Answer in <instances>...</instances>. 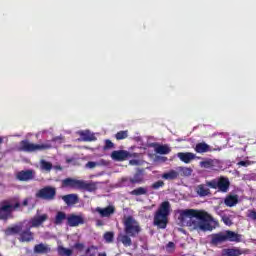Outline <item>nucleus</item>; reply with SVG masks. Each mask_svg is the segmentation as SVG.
I'll list each match as a JSON object with an SVG mask.
<instances>
[{
    "label": "nucleus",
    "instance_id": "nucleus-42",
    "mask_svg": "<svg viewBox=\"0 0 256 256\" xmlns=\"http://www.w3.org/2000/svg\"><path fill=\"white\" fill-rule=\"evenodd\" d=\"M247 217L248 219H252V221H256V211L248 210Z\"/></svg>",
    "mask_w": 256,
    "mask_h": 256
},
{
    "label": "nucleus",
    "instance_id": "nucleus-29",
    "mask_svg": "<svg viewBox=\"0 0 256 256\" xmlns=\"http://www.w3.org/2000/svg\"><path fill=\"white\" fill-rule=\"evenodd\" d=\"M65 219H67V214H65V212H57L54 223L55 225H61V223H63V221H65Z\"/></svg>",
    "mask_w": 256,
    "mask_h": 256
},
{
    "label": "nucleus",
    "instance_id": "nucleus-23",
    "mask_svg": "<svg viewBox=\"0 0 256 256\" xmlns=\"http://www.w3.org/2000/svg\"><path fill=\"white\" fill-rule=\"evenodd\" d=\"M239 203V196L237 195H228L224 199V204L226 207H235Z\"/></svg>",
    "mask_w": 256,
    "mask_h": 256
},
{
    "label": "nucleus",
    "instance_id": "nucleus-2",
    "mask_svg": "<svg viewBox=\"0 0 256 256\" xmlns=\"http://www.w3.org/2000/svg\"><path fill=\"white\" fill-rule=\"evenodd\" d=\"M29 205V198H25L21 203L16 197L8 198L0 202V221L14 219L13 213L23 211V207Z\"/></svg>",
    "mask_w": 256,
    "mask_h": 256
},
{
    "label": "nucleus",
    "instance_id": "nucleus-15",
    "mask_svg": "<svg viewBox=\"0 0 256 256\" xmlns=\"http://www.w3.org/2000/svg\"><path fill=\"white\" fill-rule=\"evenodd\" d=\"M97 189V182H87L85 180H80V191H88V193H93Z\"/></svg>",
    "mask_w": 256,
    "mask_h": 256
},
{
    "label": "nucleus",
    "instance_id": "nucleus-6",
    "mask_svg": "<svg viewBox=\"0 0 256 256\" xmlns=\"http://www.w3.org/2000/svg\"><path fill=\"white\" fill-rule=\"evenodd\" d=\"M124 232L126 235H129V237H137L141 233V226L139 225V222L133 218V216H127L124 219Z\"/></svg>",
    "mask_w": 256,
    "mask_h": 256
},
{
    "label": "nucleus",
    "instance_id": "nucleus-41",
    "mask_svg": "<svg viewBox=\"0 0 256 256\" xmlns=\"http://www.w3.org/2000/svg\"><path fill=\"white\" fill-rule=\"evenodd\" d=\"M222 221L224 224H226L228 227H231V225H233V221L231 220V218L229 216H223L222 217Z\"/></svg>",
    "mask_w": 256,
    "mask_h": 256
},
{
    "label": "nucleus",
    "instance_id": "nucleus-21",
    "mask_svg": "<svg viewBox=\"0 0 256 256\" xmlns=\"http://www.w3.org/2000/svg\"><path fill=\"white\" fill-rule=\"evenodd\" d=\"M117 241L123 244L124 247H131V245H133V240H131V236L126 233L118 235Z\"/></svg>",
    "mask_w": 256,
    "mask_h": 256
},
{
    "label": "nucleus",
    "instance_id": "nucleus-44",
    "mask_svg": "<svg viewBox=\"0 0 256 256\" xmlns=\"http://www.w3.org/2000/svg\"><path fill=\"white\" fill-rule=\"evenodd\" d=\"M237 165H239L240 167H249V165H251V162L249 160L240 161L237 163Z\"/></svg>",
    "mask_w": 256,
    "mask_h": 256
},
{
    "label": "nucleus",
    "instance_id": "nucleus-12",
    "mask_svg": "<svg viewBox=\"0 0 256 256\" xmlns=\"http://www.w3.org/2000/svg\"><path fill=\"white\" fill-rule=\"evenodd\" d=\"M67 223L69 227H79V225H83L85 223V219H83V216L71 214L67 217Z\"/></svg>",
    "mask_w": 256,
    "mask_h": 256
},
{
    "label": "nucleus",
    "instance_id": "nucleus-27",
    "mask_svg": "<svg viewBox=\"0 0 256 256\" xmlns=\"http://www.w3.org/2000/svg\"><path fill=\"white\" fill-rule=\"evenodd\" d=\"M181 177H191V173H193V169L180 166L176 170Z\"/></svg>",
    "mask_w": 256,
    "mask_h": 256
},
{
    "label": "nucleus",
    "instance_id": "nucleus-49",
    "mask_svg": "<svg viewBox=\"0 0 256 256\" xmlns=\"http://www.w3.org/2000/svg\"><path fill=\"white\" fill-rule=\"evenodd\" d=\"M0 145H3V137H0Z\"/></svg>",
    "mask_w": 256,
    "mask_h": 256
},
{
    "label": "nucleus",
    "instance_id": "nucleus-35",
    "mask_svg": "<svg viewBox=\"0 0 256 256\" xmlns=\"http://www.w3.org/2000/svg\"><path fill=\"white\" fill-rule=\"evenodd\" d=\"M40 167L42 171H51L53 169V164L51 162H47L46 160H41Z\"/></svg>",
    "mask_w": 256,
    "mask_h": 256
},
{
    "label": "nucleus",
    "instance_id": "nucleus-8",
    "mask_svg": "<svg viewBox=\"0 0 256 256\" xmlns=\"http://www.w3.org/2000/svg\"><path fill=\"white\" fill-rule=\"evenodd\" d=\"M38 199H43L44 201H53L57 197V189L53 186H46L36 193Z\"/></svg>",
    "mask_w": 256,
    "mask_h": 256
},
{
    "label": "nucleus",
    "instance_id": "nucleus-14",
    "mask_svg": "<svg viewBox=\"0 0 256 256\" xmlns=\"http://www.w3.org/2000/svg\"><path fill=\"white\" fill-rule=\"evenodd\" d=\"M47 219H49V215L47 214L34 216L33 218L30 219V227H41V225L44 224L45 221H47Z\"/></svg>",
    "mask_w": 256,
    "mask_h": 256
},
{
    "label": "nucleus",
    "instance_id": "nucleus-40",
    "mask_svg": "<svg viewBox=\"0 0 256 256\" xmlns=\"http://www.w3.org/2000/svg\"><path fill=\"white\" fill-rule=\"evenodd\" d=\"M166 251L167 253H173V251H175V242H168V245H166Z\"/></svg>",
    "mask_w": 256,
    "mask_h": 256
},
{
    "label": "nucleus",
    "instance_id": "nucleus-43",
    "mask_svg": "<svg viewBox=\"0 0 256 256\" xmlns=\"http://www.w3.org/2000/svg\"><path fill=\"white\" fill-rule=\"evenodd\" d=\"M74 249H77V251H83V249H85V244L77 242L74 244Z\"/></svg>",
    "mask_w": 256,
    "mask_h": 256
},
{
    "label": "nucleus",
    "instance_id": "nucleus-30",
    "mask_svg": "<svg viewBox=\"0 0 256 256\" xmlns=\"http://www.w3.org/2000/svg\"><path fill=\"white\" fill-rule=\"evenodd\" d=\"M130 195H134L135 197H139L141 195H147V188L139 187L130 192Z\"/></svg>",
    "mask_w": 256,
    "mask_h": 256
},
{
    "label": "nucleus",
    "instance_id": "nucleus-9",
    "mask_svg": "<svg viewBox=\"0 0 256 256\" xmlns=\"http://www.w3.org/2000/svg\"><path fill=\"white\" fill-rule=\"evenodd\" d=\"M131 157L137 158V157H139V154L129 153V151H127V150H114L111 153V158L114 161H125L126 159H129Z\"/></svg>",
    "mask_w": 256,
    "mask_h": 256
},
{
    "label": "nucleus",
    "instance_id": "nucleus-20",
    "mask_svg": "<svg viewBox=\"0 0 256 256\" xmlns=\"http://www.w3.org/2000/svg\"><path fill=\"white\" fill-rule=\"evenodd\" d=\"M177 157L183 163H191V161H193V159H195L196 155L191 152H179L177 154Z\"/></svg>",
    "mask_w": 256,
    "mask_h": 256
},
{
    "label": "nucleus",
    "instance_id": "nucleus-31",
    "mask_svg": "<svg viewBox=\"0 0 256 256\" xmlns=\"http://www.w3.org/2000/svg\"><path fill=\"white\" fill-rule=\"evenodd\" d=\"M129 137V131L122 130L115 134V139L117 141H123V139H127Z\"/></svg>",
    "mask_w": 256,
    "mask_h": 256
},
{
    "label": "nucleus",
    "instance_id": "nucleus-16",
    "mask_svg": "<svg viewBox=\"0 0 256 256\" xmlns=\"http://www.w3.org/2000/svg\"><path fill=\"white\" fill-rule=\"evenodd\" d=\"M96 213H99L100 217H111L115 214V206L108 205L105 208L97 207Z\"/></svg>",
    "mask_w": 256,
    "mask_h": 256
},
{
    "label": "nucleus",
    "instance_id": "nucleus-33",
    "mask_svg": "<svg viewBox=\"0 0 256 256\" xmlns=\"http://www.w3.org/2000/svg\"><path fill=\"white\" fill-rule=\"evenodd\" d=\"M58 254L60 256H71V255H73V250H71L69 248H65L63 246H59L58 247Z\"/></svg>",
    "mask_w": 256,
    "mask_h": 256
},
{
    "label": "nucleus",
    "instance_id": "nucleus-25",
    "mask_svg": "<svg viewBox=\"0 0 256 256\" xmlns=\"http://www.w3.org/2000/svg\"><path fill=\"white\" fill-rule=\"evenodd\" d=\"M196 193L199 197H207V195H211V190L205 184H200L196 187Z\"/></svg>",
    "mask_w": 256,
    "mask_h": 256
},
{
    "label": "nucleus",
    "instance_id": "nucleus-48",
    "mask_svg": "<svg viewBox=\"0 0 256 256\" xmlns=\"http://www.w3.org/2000/svg\"><path fill=\"white\" fill-rule=\"evenodd\" d=\"M98 256H107V253H105V252L99 253Z\"/></svg>",
    "mask_w": 256,
    "mask_h": 256
},
{
    "label": "nucleus",
    "instance_id": "nucleus-51",
    "mask_svg": "<svg viewBox=\"0 0 256 256\" xmlns=\"http://www.w3.org/2000/svg\"><path fill=\"white\" fill-rule=\"evenodd\" d=\"M0 256H3V255L0 253Z\"/></svg>",
    "mask_w": 256,
    "mask_h": 256
},
{
    "label": "nucleus",
    "instance_id": "nucleus-11",
    "mask_svg": "<svg viewBox=\"0 0 256 256\" xmlns=\"http://www.w3.org/2000/svg\"><path fill=\"white\" fill-rule=\"evenodd\" d=\"M35 240V233L31 232V227L28 226L25 230H21L19 234V241L21 243H31Z\"/></svg>",
    "mask_w": 256,
    "mask_h": 256
},
{
    "label": "nucleus",
    "instance_id": "nucleus-36",
    "mask_svg": "<svg viewBox=\"0 0 256 256\" xmlns=\"http://www.w3.org/2000/svg\"><path fill=\"white\" fill-rule=\"evenodd\" d=\"M80 136L83 141H95V135L91 134L89 131L81 132Z\"/></svg>",
    "mask_w": 256,
    "mask_h": 256
},
{
    "label": "nucleus",
    "instance_id": "nucleus-47",
    "mask_svg": "<svg viewBox=\"0 0 256 256\" xmlns=\"http://www.w3.org/2000/svg\"><path fill=\"white\" fill-rule=\"evenodd\" d=\"M96 225L98 227H101V226H103V222L101 220H97Z\"/></svg>",
    "mask_w": 256,
    "mask_h": 256
},
{
    "label": "nucleus",
    "instance_id": "nucleus-34",
    "mask_svg": "<svg viewBox=\"0 0 256 256\" xmlns=\"http://www.w3.org/2000/svg\"><path fill=\"white\" fill-rule=\"evenodd\" d=\"M200 167H203L204 169H211V167H215V160L208 159L205 161H201Z\"/></svg>",
    "mask_w": 256,
    "mask_h": 256
},
{
    "label": "nucleus",
    "instance_id": "nucleus-3",
    "mask_svg": "<svg viewBox=\"0 0 256 256\" xmlns=\"http://www.w3.org/2000/svg\"><path fill=\"white\" fill-rule=\"evenodd\" d=\"M171 213V204L169 201H164L160 204L158 210L154 214L153 225L158 229H167L169 223V215Z\"/></svg>",
    "mask_w": 256,
    "mask_h": 256
},
{
    "label": "nucleus",
    "instance_id": "nucleus-39",
    "mask_svg": "<svg viewBox=\"0 0 256 256\" xmlns=\"http://www.w3.org/2000/svg\"><path fill=\"white\" fill-rule=\"evenodd\" d=\"M160 187H165V182L162 180L156 181L152 184V189H160Z\"/></svg>",
    "mask_w": 256,
    "mask_h": 256
},
{
    "label": "nucleus",
    "instance_id": "nucleus-13",
    "mask_svg": "<svg viewBox=\"0 0 256 256\" xmlns=\"http://www.w3.org/2000/svg\"><path fill=\"white\" fill-rule=\"evenodd\" d=\"M16 178L18 179V181H31L35 179V171L22 170L17 173Z\"/></svg>",
    "mask_w": 256,
    "mask_h": 256
},
{
    "label": "nucleus",
    "instance_id": "nucleus-45",
    "mask_svg": "<svg viewBox=\"0 0 256 256\" xmlns=\"http://www.w3.org/2000/svg\"><path fill=\"white\" fill-rule=\"evenodd\" d=\"M86 167L88 169H95V167H97V162L89 161L87 162Z\"/></svg>",
    "mask_w": 256,
    "mask_h": 256
},
{
    "label": "nucleus",
    "instance_id": "nucleus-32",
    "mask_svg": "<svg viewBox=\"0 0 256 256\" xmlns=\"http://www.w3.org/2000/svg\"><path fill=\"white\" fill-rule=\"evenodd\" d=\"M34 253H49V247L44 244H37L34 246Z\"/></svg>",
    "mask_w": 256,
    "mask_h": 256
},
{
    "label": "nucleus",
    "instance_id": "nucleus-28",
    "mask_svg": "<svg viewBox=\"0 0 256 256\" xmlns=\"http://www.w3.org/2000/svg\"><path fill=\"white\" fill-rule=\"evenodd\" d=\"M155 151L158 155H169L171 153V149L167 145H158Z\"/></svg>",
    "mask_w": 256,
    "mask_h": 256
},
{
    "label": "nucleus",
    "instance_id": "nucleus-26",
    "mask_svg": "<svg viewBox=\"0 0 256 256\" xmlns=\"http://www.w3.org/2000/svg\"><path fill=\"white\" fill-rule=\"evenodd\" d=\"M130 183L132 185H135L137 183H143V172L141 170H138L132 178L129 179Z\"/></svg>",
    "mask_w": 256,
    "mask_h": 256
},
{
    "label": "nucleus",
    "instance_id": "nucleus-50",
    "mask_svg": "<svg viewBox=\"0 0 256 256\" xmlns=\"http://www.w3.org/2000/svg\"><path fill=\"white\" fill-rule=\"evenodd\" d=\"M68 163H71L73 160H71V159H67L66 160Z\"/></svg>",
    "mask_w": 256,
    "mask_h": 256
},
{
    "label": "nucleus",
    "instance_id": "nucleus-5",
    "mask_svg": "<svg viewBox=\"0 0 256 256\" xmlns=\"http://www.w3.org/2000/svg\"><path fill=\"white\" fill-rule=\"evenodd\" d=\"M206 185L207 187H210V189H218L220 193H228L229 188L231 187V182L228 177L220 176L206 182Z\"/></svg>",
    "mask_w": 256,
    "mask_h": 256
},
{
    "label": "nucleus",
    "instance_id": "nucleus-1",
    "mask_svg": "<svg viewBox=\"0 0 256 256\" xmlns=\"http://www.w3.org/2000/svg\"><path fill=\"white\" fill-rule=\"evenodd\" d=\"M178 221L180 225L191 227L198 233H207V231H213L215 227L211 225L213 216L207 213L205 210L197 209H185L179 211Z\"/></svg>",
    "mask_w": 256,
    "mask_h": 256
},
{
    "label": "nucleus",
    "instance_id": "nucleus-7",
    "mask_svg": "<svg viewBox=\"0 0 256 256\" xmlns=\"http://www.w3.org/2000/svg\"><path fill=\"white\" fill-rule=\"evenodd\" d=\"M50 143L45 144H34L29 142V140H22L20 142L19 151H24L25 153H35L37 151H47V149H51Z\"/></svg>",
    "mask_w": 256,
    "mask_h": 256
},
{
    "label": "nucleus",
    "instance_id": "nucleus-24",
    "mask_svg": "<svg viewBox=\"0 0 256 256\" xmlns=\"http://www.w3.org/2000/svg\"><path fill=\"white\" fill-rule=\"evenodd\" d=\"M178 178H179V173L177 170H170L162 174V179H165L166 181H175V179H178Z\"/></svg>",
    "mask_w": 256,
    "mask_h": 256
},
{
    "label": "nucleus",
    "instance_id": "nucleus-18",
    "mask_svg": "<svg viewBox=\"0 0 256 256\" xmlns=\"http://www.w3.org/2000/svg\"><path fill=\"white\" fill-rule=\"evenodd\" d=\"M62 201H64L68 207L71 205H76V203H79V196H77V194H67L62 196Z\"/></svg>",
    "mask_w": 256,
    "mask_h": 256
},
{
    "label": "nucleus",
    "instance_id": "nucleus-37",
    "mask_svg": "<svg viewBox=\"0 0 256 256\" xmlns=\"http://www.w3.org/2000/svg\"><path fill=\"white\" fill-rule=\"evenodd\" d=\"M103 239H104V241H106V243H113V240L115 239V233L114 232H106L103 235Z\"/></svg>",
    "mask_w": 256,
    "mask_h": 256
},
{
    "label": "nucleus",
    "instance_id": "nucleus-17",
    "mask_svg": "<svg viewBox=\"0 0 256 256\" xmlns=\"http://www.w3.org/2000/svg\"><path fill=\"white\" fill-rule=\"evenodd\" d=\"M81 180L66 178L62 180V187H70L71 189H79Z\"/></svg>",
    "mask_w": 256,
    "mask_h": 256
},
{
    "label": "nucleus",
    "instance_id": "nucleus-46",
    "mask_svg": "<svg viewBox=\"0 0 256 256\" xmlns=\"http://www.w3.org/2000/svg\"><path fill=\"white\" fill-rule=\"evenodd\" d=\"M129 164L130 165H140V162H139V160L132 159L129 161Z\"/></svg>",
    "mask_w": 256,
    "mask_h": 256
},
{
    "label": "nucleus",
    "instance_id": "nucleus-38",
    "mask_svg": "<svg viewBox=\"0 0 256 256\" xmlns=\"http://www.w3.org/2000/svg\"><path fill=\"white\" fill-rule=\"evenodd\" d=\"M104 151H109V149H115V144L111 140H105V145L103 146Z\"/></svg>",
    "mask_w": 256,
    "mask_h": 256
},
{
    "label": "nucleus",
    "instance_id": "nucleus-19",
    "mask_svg": "<svg viewBox=\"0 0 256 256\" xmlns=\"http://www.w3.org/2000/svg\"><path fill=\"white\" fill-rule=\"evenodd\" d=\"M194 151H196V153L203 154V153H211L212 149L209 144L205 142H200L196 144Z\"/></svg>",
    "mask_w": 256,
    "mask_h": 256
},
{
    "label": "nucleus",
    "instance_id": "nucleus-22",
    "mask_svg": "<svg viewBox=\"0 0 256 256\" xmlns=\"http://www.w3.org/2000/svg\"><path fill=\"white\" fill-rule=\"evenodd\" d=\"M23 230V223L16 224L6 229V235H20Z\"/></svg>",
    "mask_w": 256,
    "mask_h": 256
},
{
    "label": "nucleus",
    "instance_id": "nucleus-4",
    "mask_svg": "<svg viewBox=\"0 0 256 256\" xmlns=\"http://www.w3.org/2000/svg\"><path fill=\"white\" fill-rule=\"evenodd\" d=\"M226 241L241 243V234L227 230L226 232H220L211 235V245H220V243H225Z\"/></svg>",
    "mask_w": 256,
    "mask_h": 256
},
{
    "label": "nucleus",
    "instance_id": "nucleus-10",
    "mask_svg": "<svg viewBox=\"0 0 256 256\" xmlns=\"http://www.w3.org/2000/svg\"><path fill=\"white\" fill-rule=\"evenodd\" d=\"M251 250L249 249H241L237 247L233 248H225L222 250V256H241V255H249Z\"/></svg>",
    "mask_w": 256,
    "mask_h": 256
}]
</instances>
